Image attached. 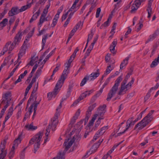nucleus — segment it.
<instances>
[{
    "mask_svg": "<svg viewBox=\"0 0 159 159\" xmlns=\"http://www.w3.org/2000/svg\"><path fill=\"white\" fill-rule=\"evenodd\" d=\"M75 57L74 55L72 54L69 60L65 63L64 69L60 76V88L62 86L65 80L67 78L70 73L71 63Z\"/></svg>",
    "mask_w": 159,
    "mask_h": 159,
    "instance_id": "nucleus-1",
    "label": "nucleus"
},
{
    "mask_svg": "<svg viewBox=\"0 0 159 159\" xmlns=\"http://www.w3.org/2000/svg\"><path fill=\"white\" fill-rule=\"evenodd\" d=\"M43 133L41 132L35 135L29 141L28 146H30L34 143V153H35L39 148Z\"/></svg>",
    "mask_w": 159,
    "mask_h": 159,
    "instance_id": "nucleus-2",
    "label": "nucleus"
},
{
    "mask_svg": "<svg viewBox=\"0 0 159 159\" xmlns=\"http://www.w3.org/2000/svg\"><path fill=\"white\" fill-rule=\"evenodd\" d=\"M60 115L59 112H57L55 113L54 117L51 119L48 127L46 129V133L45 135L48 137L50 131V129L52 127V130L54 131L57 125L58 124L59 120L58 119V116Z\"/></svg>",
    "mask_w": 159,
    "mask_h": 159,
    "instance_id": "nucleus-3",
    "label": "nucleus"
},
{
    "mask_svg": "<svg viewBox=\"0 0 159 159\" xmlns=\"http://www.w3.org/2000/svg\"><path fill=\"white\" fill-rule=\"evenodd\" d=\"M106 107V106L105 105H104L102 106H100L98 109L91 120L89 121L88 124L89 126H91L93 125L95 120L98 116H103L106 111L105 110Z\"/></svg>",
    "mask_w": 159,
    "mask_h": 159,
    "instance_id": "nucleus-4",
    "label": "nucleus"
},
{
    "mask_svg": "<svg viewBox=\"0 0 159 159\" xmlns=\"http://www.w3.org/2000/svg\"><path fill=\"white\" fill-rule=\"evenodd\" d=\"M75 141L74 139H68L66 140L64 143L65 148L62 152H60V159H65V155L68 149L71 147Z\"/></svg>",
    "mask_w": 159,
    "mask_h": 159,
    "instance_id": "nucleus-5",
    "label": "nucleus"
},
{
    "mask_svg": "<svg viewBox=\"0 0 159 159\" xmlns=\"http://www.w3.org/2000/svg\"><path fill=\"white\" fill-rule=\"evenodd\" d=\"M60 85V80H58L57 82L56 85L55 87L52 92L48 93L47 94L48 100H51L53 97H55L57 95L59 92V89Z\"/></svg>",
    "mask_w": 159,
    "mask_h": 159,
    "instance_id": "nucleus-6",
    "label": "nucleus"
},
{
    "mask_svg": "<svg viewBox=\"0 0 159 159\" xmlns=\"http://www.w3.org/2000/svg\"><path fill=\"white\" fill-rule=\"evenodd\" d=\"M149 119L145 120L143 118L135 126L134 129L138 128L139 130H141L145 127L149 123Z\"/></svg>",
    "mask_w": 159,
    "mask_h": 159,
    "instance_id": "nucleus-7",
    "label": "nucleus"
},
{
    "mask_svg": "<svg viewBox=\"0 0 159 159\" xmlns=\"http://www.w3.org/2000/svg\"><path fill=\"white\" fill-rule=\"evenodd\" d=\"M118 86L114 84L113 87L111 88L109 92L107 100V101H110L113 96L116 94V92L118 90Z\"/></svg>",
    "mask_w": 159,
    "mask_h": 159,
    "instance_id": "nucleus-8",
    "label": "nucleus"
},
{
    "mask_svg": "<svg viewBox=\"0 0 159 159\" xmlns=\"http://www.w3.org/2000/svg\"><path fill=\"white\" fill-rule=\"evenodd\" d=\"M159 34V30H157L153 34L149 35L148 38L146 40L145 43L147 44L149 42L153 40Z\"/></svg>",
    "mask_w": 159,
    "mask_h": 159,
    "instance_id": "nucleus-9",
    "label": "nucleus"
},
{
    "mask_svg": "<svg viewBox=\"0 0 159 159\" xmlns=\"http://www.w3.org/2000/svg\"><path fill=\"white\" fill-rule=\"evenodd\" d=\"M22 36V32H18L14 38V43H15V44H18L20 41Z\"/></svg>",
    "mask_w": 159,
    "mask_h": 159,
    "instance_id": "nucleus-10",
    "label": "nucleus"
},
{
    "mask_svg": "<svg viewBox=\"0 0 159 159\" xmlns=\"http://www.w3.org/2000/svg\"><path fill=\"white\" fill-rule=\"evenodd\" d=\"M19 11V10L18 7H12L11 10L9 11L8 13V16H12L16 15L20 12Z\"/></svg>",
    "mask_w": 159,
    "mask_h": 159,
    "instance_id": "nucleus-11",
    "label": "nucleus"
},
{
    "mask_svg": "<svg viewBox=\"0 0 159 159\" xmlns=\"http://www.w3.org/2000/svg\"><path fill=\"white\" fill-rule=\"evenodd\" d=\"M5 145L2 144L1 143L0 148L1 150V153H0V159H4L6 157L7 154V151L4 150Z\"/></svg>",
    "mask_w": 159,
    "mask_h": 159,
    "instance_id": "nucleus-12",
    "label": "nucleus"
},
{
    "mask_svg": "<svg viewBox=\"0 0 159 159\" xmlns=\"http://www.w3.org/2000/svg\"><path fill=\"white\" fill-rule=\"evenodd\" d=\"M100 75L99 69H98L96 72H93L90 75L88 76L89 80L91 81L93 80L98 77Z\"/></svg>",
    "mask_w": 159,
    "mask_h": 159,
    "instance_id": "nucleus-13",
    "label": "nucleus"
},
{
    "mask_svg": "<svg viewBox=\"0 0 159 159\" xmlns=\"http://www.w3.org/2000/svg\"><path fill=\"white\" fill-rule=\"evenodd\" d=\"M38 88V82L37 83L36 85H35L34 86V89H33V90L32 92V93H31V95L30 96V97L29 98V100L28 101V102L27 103V106H28L29 105L30 103L31 102V101L32 99L34 97V94L37 90Z\"/></svg>",
    "mask_w": 159,
    "mask_h": 159,
    "instance_id": "nucleus-14",
    "label": "nucleus"
},
{
    "mask_svg": "<svg viewBox=\"0 0 159 159\" xmlns=\"http://www.w3.org/2000/svg\"><path fill=\"white\" fill-rule=\"evenodd\" d=\"M117 43V40L116 39H114V41L110 45V50L111 53L115 54L116 53L115 48Z\"/></svg>",
    "mask_w": 159,
    "mask_h": 159,
    "instance_id": "nucleus-15",
    "label": "nucleus"
},
{
    "mask_svg": "<svg viewBox=\"0 0 159 159\" xmlns=\"http://www.w3.org/2000/svg\"><path fill=\"white\" fill-rule=\"evenodd\" d=\"M130 57V55H129L128 57H126L125 59L124 60L120 65V69H123V67L128 64V61Z\"/></svg>",
    "mask_w": 159,
    "mask_h": 159,
    "instance_id": "nucleus-16",
    "label": "nucleus"
},
{
    "mask_svg": "<svg viewBox=\"0 0 159 159\" xmlns=\"http://www.w3.org/2000/svg\"><path fill=\"white\" fill-rule=\"evenodd\" d=\"M25 128L28 130L33 131L37 128V126H34L33 123L30 124L26 125L25 127Z\"/></svg>",
    "mask_w": 159,
    "mask_h": 159,
    "instance_id": "nucleus-17",
    "label": "nucleus"
},
{
    "mask_svg": "<svg viewBox=\"0 0 159 159\" xmlns=\"http://www.w3.org/2000/svg\"><path fill=\"white\" fill-rule=\"evenodd\" d=\"M60 14V11H58L57 14L55 15L53 18L52 21V22L51 24V26L52 27H54L57 24L58 19L59 18V16Z\"/></svg>",
    "mask_w": 159,
    "mask_h": 159,
    "instance_id": "nucleus-18",
    "label": "nucleus"
},
{
    "mask_svg": "<svg viewBox=\"0 0 159 159\" xmlns=\"http://www.w3.org/2000/svg\"><path fill=\"white\" fill-rule=\"evenodd\" d=\"M129 89L127 85H121L120 89L118 92V94L120 95L124 93Z\"/></svg>",
    "mask_w": 159,
    "mask_h": 159,
    "instance_id": "nucleus-19",
    "label": "nucleus"
},
{
    "mask_svg": "<svg viewBox=\"0 0 159 159\" xmlns=\"http://www.w3.org/2000/svg\"><path fill=\"white\" fill-rule=\"evenodd\" d=\"M93 92L92 90L86 91L81 94L79 97L80 99L82 100L84 98H86L87 96L89 95Z\"/></svg>",
    "mask_w": 159,
    "mask_h": 159,
    "instance_id": "nucleus-20",
    "label": "nucleus"
},
{
    "mask_svg": "<svg viewBox=\"0 0 159 159\" xmlns=\"http://www.w3.org/2000/svg\"><path fill=\"white\" fill-rule=\"evenodd\" d=\"M8 22V19L7 18L4 19L0 23V30H2L7 24Z\"/></svg>",
    "mask_w": 159,
    "mask_h": 159,
    "instance_id": "nucleus-21",
    "label": "nucleus"
},
{
    "mask_svg": "<svg viewBox=\"0 0 159 159\" xmlns=\"http://www.w3.org/2000/svg\"><path fill=\"white\" fill-rule=\"evenodd\" d=\"M40 9L38 10L37 12H36L35 14H34L31 18L30 19V22L31 23L33 21L36 20V19L37 18L38 16H39L40 13Z\"/></svg>",
    "mask_w": 159,
    "mask_h": 159,
    "instance_id": "nucleus-22",
    "label": "nucleus"
},
{
    "mask_svg": "<svg viewBox=\"0 0 159 159\" xmlns=\"http://www.w3.org/2000/svg\"><path fill=\"white\" fill-rule=\"evenodd\" d=\"M114 66L112 65H109L107 67V69L106 70L105 72L103 75V76L107 75L110 73L111 71L113 70L114 68Z\"/></svg>",
    "mask_w": 159,
    "mask_h": 159,
    "instance_id": "nucleus-23",
    "label": "nucleus"
},
{
    "mask_svg": "<svg viewBox=\"0 0 159 159\" xmlns=\"http://www.w3.org/2000/svg\"><path fill=\"white\" fill-rule=\"evenodd\" d=\"M13 112V107H11L8 110L7 113V114L6 117H5V119L7 120L12 115Z\"/></svg>",
    "mask_w": 159,
    "mask_h": 159,
    "instance_id": "nucleus-24",
    "label": "nucleus"
},
{
    "mask_svg": "<svg viewBox=\"0 0 159 159\" xmlns=\"http://www.w3.org/2000/svg\"><path fill=\"white\" fill-rule=\"evenodd\" d=\"M107 129L108 127L107 126H103L97 132V133L100 136L102 135Z\"/></svg>",
    "mask_w": 159,
    "mask_h": 159,
    "instance_id": "nucleus-25",
    "label": "nucleus"
},
{
    "mask_svg": "<svg viewBox=\"0 0 159 159\" xmlns=\"http://www.w3.org/2000/svg\"><path fill=\"white\" fill-rule=\"evenodd\" d=\"M159 63V55L158 57L155 59V60L152 62L150 67L151 68H153L157 66Z\"/></svg>",
    "mask_w": 159,
    "mask_h": 159,
    "instance_id": "nucleus-26",
    "label": "nucleus"
},
{
    "mask_svg": "<svg viewBox=\"0 0 159 159\" xmlns=\"http://www.w3.org/2000/svg\"><path fill=\"white\" fill-rule=\"evenodd\" d=\"M26 48L22 47H21V49L20 51V52L18 54V56L19 57V59H21V58L25 54V50Z\"/></svg>",
    "mask_w": 159,
    "mask_h": 159,
    "instance_id": "nucleus-27",
    "label": "nucleus"
},
{
    "mask_svg": "<svg viewBox=\"0 0 159 159\" xmlns=\"http://www.w3.org/2000/svg\"><path fill=\"white\" fill-rule=\"evenodd\" d=\"M19 21H20V20H19V18L17 19V20H16L15 22V25H14V26L13 27V29H12V31H11V32L10 33L11 36L12 35V34L15 32V30L16 29V28L18 25Z\"/></svg>",
    "mask_w": 159,
    "mask_h": 159,
    "instance_id": "nucleus-28",
    "label": "nucleus"
},
{
    "mask_svg": "<svg viewBox=\"0 0 159 159\" xmlns=\"http://www.w3.org/2000/svg\"><path fill=\"white\" fill-rule=\"evenodd\" d=\"M98 120H97L95 124V128H94V130H95L96 129L98 126L101 123V120L102 119H103L104 118L103 117V116H98Z\"/></svg>",
    "mask_w": 159,
    "mask_h": 159,
    "instance_id": "nucleus-29",
    "label": "nucleus"
},
{
    "mask_svg": "<svg viewBox=\"0 0 159 159\" xmlns=\"http://www.w3.org/2000/svg\"><path fill=\"white\" fill-rule=\"evenodd\" d=\"M96 106V103H94L93 104L90 106L88 108L87 112L89 114L88 116H90L91 114V111L94 109V108Z\"/></svg>",
    "mask_w": 159,
    "mask_h": 159,
    "instance_id": "nucleus-30",
    "label": "nucleus"
},
{
    "mask_svg": "<svg viewBox=\"0 0 159 159\" xmlns=\"http://www.w3.org/2000/svg\"><path fill=\"white\" fill-rule=\"evenodd\" d=\"M21 135H19L18 138L16 139L14 142L13 144L16 146H17L18 144L20 143L21 139Z\"/></svg>",
    "mask_w": 159,
    "mask_h": 159,
    "instance_id": "nucleus-31",
    "label": "nucleus"
},
{
    "mask_svg": "<svg viewBox=\"0 0 159 159\" xmlns=\"http://www.w3.org/2000/svg\"><path fill=\"white\" fill-rule=\"evenodd\" d=\"M31 4L30 3L26 5L22 6L20 9H19V12H20L26 10L28 8L30 7Z\"/></svg>",
    "mask_w": 159,
    "mask_h": 159,
    "instance_id": "nucleus-32",
    "label": "nucleus"
},
{
    "mask_svg": "<svg viewBox=\"0 0 159 159\" xmlns=\"http://www.w3.org/2000/svg\"><path fill=\"white\" fill-rule=\"evenodd\" d=\"M48 35L47 34L45 35L43 38L42 40V49H43L44 48V46L45 45V43L46 42V39L48 38Z\"/></svg>",
    "mask_w": 159,
    "mask_h": 159,
    "instance_id": "nucleus-33",
    "label": "nucleus"
},
{
    "mask_svg": "<svg viewBox=\"0 0 159 159\" xmlns=\"http://www.w3.org/2000/svg\"><path fill=\"white\" fill-rule=\"evenodd\" d=\"M76 5L73 3L71 7L68 11L69 12L71 11L70 13L74 12V13L75 12L78 8H77V7H76Z\"/></svg>",
    "mask_w": 159,
    "mask_h": 159,
    "instance_id": "nucleus-34",
    "label": "nucleus"
},
{
    "mask_svg": "<svg viewBox=\"0 0 159 159\" xmlns=\"http://www.w3.org/2000/svg\"><path fill=\"white\" fill-rule=\"evenodd\" d=\"M98 0H87V3L91 4L93 6H96L97 5V2Z\"/></svg>",
    "mask_w": 159,
    "mask_h": 159,
    "instance_id": "nucleus-35",
    "label": "nucleus"
},
{
    "mask_svg": "<svg viewBox=\"0 0 159 159\" xmlns=\"http://www.w3.org/2000/svg\"><path fill=\"white\" fill-rule=\"evenodd\" d=\"M45 17L43 16V15H41L40 19L39 20V21L38 23V25L40 27L42 26V24L45 21Z\"/></svg>",
    "mask_w": 159,
    "mask_h": 159,
    "instance_id": "nucleus-36",
    "label": "nucleus"
},
{
    "mask_svg": "<svg viewBox=\"0 0 159 159\" xmlns=\"http://www.w3.org/2000/svg\"><path fill=\"white\" fill-rule=\"evenodd\" d=\"M114 77L115 75H112L107 78L106 80L102 86L105 88V87L109 84L111 78H113Z\"/></svg>",
    "mask_w": 159,
    "mask_h": 159,
    "instance_id": "nucleus-37",
    "label": "nucleus"
},
{
    "mask_svg": "<svg viewBox=\"0 0 159 159\" xmlns=\"http://www.w3.org/2000/svg\"><path fill=\"white\" fill-rule=\"evenodd\" d=\"M122 75H120L115 81L114 84L119 86V84L120 82L122 81Z\"/></svg>",
    "mask_w": 159,
    "mask_h": 159,
    "instance_id": "nucleus-38",
    "label": "nucleus"
},
{
    "mask_svg": "<svg viewBox=\"0 0 159 159\" xmlns=\"http://www.w3.org/2000/svg\"><path fill=\"white\" fill-rule=\"evenodd\" d=\"M154 111V110L151 111L144 118V119H145V120L149 119V122H150L151 120V118L150 116H152V115Z\"/></svg>",
    "mask_w": 159,
    "mask_h": 159,
    "instance_id": "nucleus-39",
    "label": "nucleus"
},
{
    "mask_svg": "<svg viewBox=\"0 0 159 159\" xmlns=\"http://www.w3.org/2000/svg\"><path fill=\"white\" fill-rule=\"evenodd\" d=\"M74 14V12H72L71 13H70V14L68 18L66 20V21L65 22L64 26V27H66L67 26V25L68 24V23L69 22L71 18V17Z\"/></svg>",
    "mask_w": 159,
    "mask_h": 159,
    "instance_id": "nucleus-40",
    "label": "nucleus"
},
{
    "mask_svg": "<svg viewBox=\"0 0 159 159\" xmlns=\"http://www.w3.org/2000/svg\"><path fill=\"white\" fill-rule=\"evenodd\" d=\"M88 80H89L88 79V76H86L82 80L80 84V86H83L86 84Z\"/></svg>",
    "mask_w": 159,
    "mask_h": 159,
    "instance_id": "nucleus-41",
    "label": "nucleus"
},
{
    "mask_svg": "<svg viewBox=\"0 0 159 159\" xmlns=\"http://www.w3.org/2000/svg\"><path fill=\"white\" fill-rule=\"evenodd\" d=\"M4 98L7 100V101H8V102L9 100H11V93L10 92H7L5 93L4 94Z\"/></svg>",
    "mask_w": 159,
    "mask_h": 159,
    "instance_id": "nucleus-42",
    "label": "nucleus"
},
{
    "mask_svg": "<svg viewBox=\"0 0 159 159\" xmlns=\"http://www.w3.org/2000/svg\"><path fill=\"white\" fill-rule=\"evenodd\" d=\"M139 7L134 3H133L131 7V12L132 13L134 12L138 9Z\"/></svg>",
    "mask_w": 159,
    "mask_h": 159,
    "instance_id": "nucleus-43",
    "label": "nucleus"
},
{
    "mask_svg": "<svg viewBox=\"0 0 159 159\" xmlns=\"http://www.w3.org/2000/svg\"><path fill=\"white\" fill-rule=\"evenodd\" d=\"M147 11L148 13V17L149 18L151 16V15L152 14V9L151 7H147Z\"/></svg>",
    "mask_w": 159,
    "mask_h": 159,
    "instance_id": "nucleus-44",
    "label": "nucleus"
},
{
    "mask_svg": "<svg viewBox=\"0 0 159 159\" xmlns=\"http://www.w3.org/2000/svg\"><path fill=\"white\" fill-rule=\"evenodd\" d=\"M42 59H40L39 60V61L38 62V64L37 63H36L35 65L33 67V69L31 71L32 73H34V72L36 70L37 68L38 64H39V63L42 61Z\"/></svg>",
    "mask_w": 159,
    "mask_h": 159,
    "instance_id": "nucleus-45",
    "label": "nucleus"
},
{
    "mask_svg": "<svg viewBox=\"0 0 159 159\" xmlns=\"http://www.w3.org/2000/svg\"><path fill=\"white\" fill-rule=\"evenodd\" d=\"M11 41L8 42L5 45L3 49V51L5 52L7 51L8 49V48L9 46L11 43Z\"/></svg>",
    "mask_w": 159,
    "mask_h": 159,
    "instance_id": "nucleus-46",
    "label": "nucleus"
},
{
    "mask_svg": "<svg viewBox=\"0 0 159 159\" xmlns=\"http://www.w3.org/2000/svg\"><path fill=\"white\" fill-rule=\"evenodd\" d=\"M131 125V122L130 120H128L127 122V125L126 128L125 129L124 132L127 131Z\"/></svg>",
    "mask_w": 159,
    "mask_h": 159,
    "instance_id": "nucleus-47",
    "label": "nucleus"
},
{
    "mask_svg": "<svg viewBox=\"0 0 159 159\" xmlns=\"http://www.w3.org/2000/svg\"><path fill=\"white\" fill-rule=\"evenodd\" d=\"M59 65L57 66V67L54 69V70H53L52 74L51 75L50 78L49 80V81H50V80L52 79V77L54 75L55 72L59 70Z\"/></svg>",
    "mask_w": 159,
    "mask_h": 159,
    "instance_id": "nucleus-48",
    "label": "nucleus"
},
{
    "mask_svg": "<svg viewBox=\"0 0 159 159\" xmlns=\"http://www.w3.org/2000/svg\"><path fill=\"white\" fill-rule=\"evenodd\" d=\"M134 78H132L131 80L130 81L127 85V86L129 89L132 86V85L134 83Z\"/></svg>",
    "mask_w": 159,
    "mask_h": 159,
    "instance_id": "nucleus-49",
    "label": "nucleus"
},
{
    "mask_svg": "<svg viewBox=\"0 0 159 159\" xmlns=\"http://www.w3.org/2000/svg\"><path fill=\"white\" fill-rule=\"evenodd\" d=\"M74 86L73 83H70L69 86V87L68 89L67 93H70L71 92L72 89Z\"/></svg>",
    "mask_w": 159,
    "mask_h": 159,
    "instance_id": "nucleus-50",
    "label": "nucleus"
},
{
    "mask_svg": "<svg viewBox=\"0 0 159 159\" xmlns=\"http://www.w3.org/2000/svg\"><path fill=\"white\" fill-rule=\"evenodd\" d=\"M103 139H100L98 142L95 143L93 146V147L95 146L96 148H98V147L100 145L101 143L103 141Z\"/></svg>",
    "mask_w": 159,
    "mask_h": 159,
    "instance_id": "nucleus-51",
    "label": "nucleus"
},
{
    "mask_svg": "<svg viewBox=\"0 0 159 159\" xmlns=\"http://www.w3.org/2000/svg\"><path fill=\"white\" fill-rule=\"evenodd\" d=\"M53 54V51L50 52L46 57V58L43 60V62H44V64L46 61L48 60L49 59V58Z\"/></svg>",
    "mask_w": 159,
    "mask_h": 159,
    "instance_id": "nucleus-52",
    "label": "nucleus"
},
{
    "mask_svg": "<svg viewBox=\"0 0 159 159\" xmlns=\"http://www.w3.org/2000/svg\"><path fill=\"white\" fill-rule=\"evenodd\" d=\"M116 24L114 23V25L112 27V29L111 31V33L112 35H113L114 34L115 32L114 31V30L116 29Z\"/></svg>",
    "mask_w": 159,
    "mask_h": 159,
    "instance_id": "nucleus-53",
    "label": "nucleus"
},
{
    "mask_svg": "<svg viewBox=\"0 0 159 159\" xmlns=\"http://www.w3.org/2000/svg\"><path fill=\"white\" fill-rule=\"evenodd\" d=\"M142 19L141 18L139 22L140 25L138 27L137 29V32H138L141 29L142 27L143 26V25L142 23Z\"/></svg>",
    "mask_w": 159,
    "mask_h": 159,
    "instance_id": "nucleus-54",
    "label": "nucleus"
},
{
    "mask_svg": "<svg viewBox=\"0 0 159 159\" xmlns=\"http://www.w3.org/2000/svg\"><path fill=\"white\" fill-rule=\"evenodd\" d=\"M29 40V39H28L27 38H26L24 42V43L22 46V48H23L24 47L26 48L27 47V43H28V41Z\"/></svg>",
    "mask_w": 159,
    "mask_h": 159,
    "instance_id": "nucleus-55",
    "label": "nucleus"
},
{
    "mask_svg": "<svg viewBox=\"0 0 159 159\" xmlns=\"http://www.w3.org/2000/svg\"><path fill=\"white\" fill-rule=\"evenodd\" d=\"M93 47L91 45H90L89 47V48L87 50V51L86 52V54L87 55V56H89V54L90 52L93 49Z\"/></svg>",
    "mask_w": 159,
    "mask_h": 159,
    "instance_id": "nucleus-56",
    "label": "nucleus"
},
{
    "mask_svg": "<svg viewBox=\"0 0 159 159\" xmlns=\"http://www.w3.org/2000/svg\"><path fill=\"white\" fill-rule=\"evenodd\" d=\"M41 101V99H40L39 102L35 101L31 105H33V108L36 107L37 108L38 105L39 104L40 102Z\"/></svg>",
    "mask_w": 159,
    "mask_h": 159,
    "instance_id": "nucleus-57",
    "label": "nucleus"
},
{
    "mask_svg": "<svg viewBox=\"0 0 159 159\" xmlns=\"http://www.w3.org/2000/svg\"><path fill=\"white\" fill-rule=\"evenodd\" d=\"M77 119L76 118V116H73L72 118L71 119L70 124L71 125H72L75 122L76 120Z\"/></svg>",
    "mask_w": 159,
    "mask_h": 159,
    "instance_id": "nucleus-58",
    "label": "nucleus"
},
{
    "mask_svg": "<svg viewBox=\"0 0 159 159\" xmlns=\"http://www.w3.org/2000/svg\"><path fill=\"white\" fill-rule=\"evenodd\" d=\"M88 56H87V55L86 54L84 58L82 59L81 63L82 64V66H84L85 65V59Z\"/></svg>",
    "mask_w": 159,
    "mask_h": 159,
    "instance_id": "nucleus-59",
    "label": "nucleus"
},
{
    "mask_svg": "<svg viewBox=\"0 0 159 159\" xmlns=\"http://www.w3.org/2000/svg\"><path fill=\"white\" fill-rule=\"evenodd\" d=\"M101 10L100 8H98L97 9L96 14V18H98L99 17L100 13L101 12Z\"/></svg>",
    "mask_w": 159,
    "mask_h": 159,
    "instance_id": "nucleus-60",
    "label": "nucleus"
},
{
    "mask_svg": "<svg viewBox=\"0 0 159 159\" xmlns=\"http://www.w3.org/2000/svg\"><path fill=\"white\" fill-rule=\"evenodd\" d=\"M142 2L140 1L139 0H136L134 2V3L136 5L139 7L141 3Z\"/></svg>",
    "mask_w": 159,
    "mask_h": 159,
    "instance_id": "nucleus-61",
    "label": "nucleus"
},
{
    "mask_svg": "<svg viewBox=\"0 0 159 159\" xmlns=\"http://www.w3.org/2000/svg\"><path fill=\"white\" fill-rule=\"evenodd\" d=\"M109 19H108L107 20L105 21L104 23V24L102 25L100 27V28L101 29L102 28V27L103 26H105V27H107V26L108 25H109Z\"/></svg>",
    "mask_w": 159,
    "mask_h": 159,
    "instance_id": "nucleus-62",
    "label": "nucleus"
},
{
    "mask_svg": "<svg viewBox=\"0 0 159 159\" xmlns=\"http://www.w3.org/2000/svg\"><path fill=\"white\" fill-rule=\"evenodd\" d=\"M15 153L14 151H11L9 155V157L11 159L13 157Z\"/></svg>",
    "mask_w": 159,
    "mask_h": 159,
    "instance_id": "nucleus-63",
    "label": "nucleus"
},
{
    "mask_svg": "<svg viewBox=\"0 0 159 159\" xmlns=\"http://www.w3.org/2000/svg\"><path fill=\"white\" fill-rule=\"evenodd\" d=\"M131 31V29L129 27L128 28V30L125 33V38H127V35L129 34Z\"/></svg>",
    "mask_w": 159,
    "mask_h": 159,
    "instance_id": "nucleus-64",
    "label": "nucleus"
}]
</instances>
